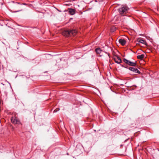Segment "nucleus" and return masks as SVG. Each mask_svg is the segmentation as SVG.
Masks as SVG:
<instances>
[{"label": "nucleus", "mask_w": 159, "mask_h": 159, "mask_svg": "<svg viewBox=\"0 0 159 159\" xmlns=\"http://www.w3.org/2000/svg\"><path fill=\"white\" fill-rule=\"evenodd\" d=\"M77 33V31L75 30H68L65 31L63 32V34L66 36H75Z\"/></svg>", "instance_id": "nucleus-1"}, {"label": "nucleus", "mask_w": 159, "mask_h": 159, "mask_svg": "<svg viewBox=\"0 0 159 159\" xmlns=\"http://www.w3.org/2000/svg\"><path fill=\"white\" fill-rule=\"evenodd\" d=\"M129 8L126 6H123L119 8L118 10L120 14L124 16L128 11Z\"/></svg>", "instance_id": "nucleus-2"}, {"label": "nucleus", "mask_w": 159, "mask_h": 159, "mask_svg": "<svg viewBox=\"0 0 159 159\" xmlns=\"http://www.w3.org/2000/svg\"><path fill=\"white\" fill-rule=\"evenodd\" d=\"M123 61L126 64L130 66H135L136 65V62L130 61L125 58L124 59Z\"/></svg>", "instance_id": "nucleus-3"}, {"label": "nucleus", "mask_w": 159, "mask_h": 159, "mask_svg": "<svg viewBox=\"0 0 159 159\" xmlns=\"http://www.w3.org/2000/svg\"><path fill=\"white\" fill-rule=\"evenodd\" d=\"M11 121L12 123L14 124H18L19 122V120L18 118L15 117H13L11 118Z\"/></svg>", "instance_id": "nucleus-4"}, {"label": "nucleus", "mask_w": 159, "mask_h": 159, "mask_svg": "<svg viewBox=\"0 0 159 159\" xmlns=\"http://www.w3.org/2000/svg\"><path fill=\"white\" fill-rule=\"evenodd\" d=\"M114 60L115 62L118 64H120L121 62L120 58L116 56L114 58Z\"/></svg>", "instance_id": "nucleus-5"}, {"label": "nucleus", "mask_w": 159, "mask_h": 159, "mask_svg": "<svg viewBox=\"0 0 159 159\" xmlns=\"http://www.w3.org/2000/svg\"><path fill=\"white\" fill-rule=\"evenodd\" d=\"M129 69L131 71L135 72L136 73H140V71L137 68H135L133 67H129Z\"/></svg>", "instance_id": "nucleus-6"}, {"label": "nucleus", "mask_w": 159, "mask_h": 159, "mask_svg": "<svg viewBox=\"0 0 159 159\" xmlns=\"http://www.w3.org/2000/svg\"><path fill=\"white\" fill-rule=\"evenodd\" d=\"M119 43L122 45H124L126 43V41L124 39H120L119 40Z\"/></svg>", "instance_id": "nucleus-7"}, {"label": "nucleus", "mask_w": 159, "mask_h": 159, "mask_svg": "<svg viewBox=\"0 0 159 159\" xmlns=\"http://www.w3.org/2000/svg\"><path fill=\"white\" fill-rule=\"evenodd\" d=\"M69 12V13L71 15H73L75 13V10L73 9H70Z\"/></svg>", "instance_id": "nucleus-8"}, {"label": "nucleus", "mask_w": 159, "mask_h": 159, "mask_svg": "<svg viewBox=\"0 0 159 159\" xmlns=\"http://www.w3.org/2000/svg\"><path fill=\"white\" fill-rule=\"evenodd\" d=\"M138 41L139 42H140L141 43L146 44V42L145 41V40H143L142 39H138Z\"/></svg>", "instance_id": "nucleus-9"}, {"label": "nucleus", "mask_w": 159, "mask_h": 159, "mask_svg": "<svg viewBox=\"0 0 159 159\" xmlns=\"http://www.w3.org/2000/svg\"><path fill=\"white\" fill-rule=\"evenodd\" d=\"M95 52L97 54H99L101 52V50L100 48H97L96 49Z\"/></svg>", "instance_id": "nucleus-10"}, {"label": "nucleus", "mask_w": 159, "mask_h": 159, "mask_svg": "<svg viewBox=\"0 0 159 159\" xmlns=\"http://www.w3.org/2000/svg\"><path fill=\"white\" fill-rule=\"evenodd\" d=\"M137 58L139 59L142 60L144 57V54H141L140 55H138L137 56Z\"/></svg>", "instance_id": "nucleus-11"}, {"label": "nucleus", "mask_w": 159, "mask_h": 159, "mask_svg": "<svg viewBox=\"0 0 159 159\" xmlns=\"http://www.w3.org/2000/svg\"><path fill=\"white\" fill-rule=\"evenodd\" d=\"M116 28L115 27H113L111 28V32H114L116 30Z\"/></svg>", "instance_id": "nucleus-12"}, {"label": "nucleus", "mask_w": 159, "mask_h": 159, "mask_svg": "<svg viewBox=\"0 0 159 159\" xmlns=\"http://www.w3.org/2000/svg\"><path fill=\"white\" fill-rule=\"evenodd\" d=\"M59 110V108H57L56 109H55L54 111V112H57V111H58Z\"/></svg>", "instance_id": "nucleus-13"}, {"label": "nucleus", "mask_w": 159, "mask_h": 159, "mask_svg": "<svg viewBox=\"0 0 159 159\" xmlns=\"http://www.w3.org/2000/svg\"><path fill=\"white\" fill-rule=\"evenodd\" d=\"M121 66H122V67H124V66H123V65H121Z\"/></svg>", "instance_id": "nucleus-14"}, {"label": "nucleus", "mask_w": 159, "mask_h": 159, "mask_svg": "<svg viewBox=\"0 0 159 159\" xmlns=\"http://www.w3.org/2000/svg\"><path fill=\"white\" fill-rule=\"evenodd\" d=\"M17 12V11H16L15 12Z\"/></svg>", "instance_id": "nucleus-15"}]
</instances>
